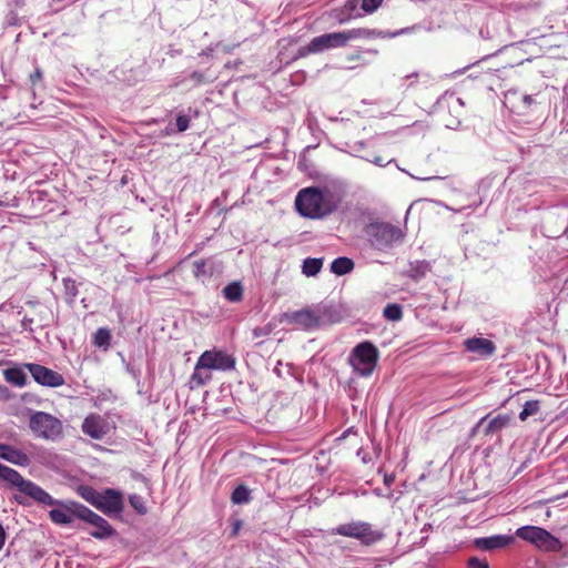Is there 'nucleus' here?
Segmentation results:
<instances>
[{"instance_id":"f257e3e1","label":"nucleus","mask_w":568,"mask_h":568,"mask_svg":"<svg viewBox=\"0 0 568 568\" xmlns=\"http://www.w3.org/2000/svg\"><path fill=\"white\" fill-rule=\"evenodd\" d=\"M338 199L328 190L320 187L302 189L295 197L296 211L304 217L320 220L333 213Z\"/></svg>"},{"instance_id":"f03ea898","label":"nucleus","mask_w":568,"mask_h":568,"mask_svg":"<svg viewBox=\"0 0 568 568\" xmlns=\"http://www.w3.org/2000/svg\"><path fill=\"white\" fill-rule=\"evenodd\" d=\"M382 32L375 29L355 28L351 30L325 33L312 39L307 47L301 48L298 51L300 57H305L308 53L323 52L328 49L341 48L346 45L349 41L357 39H373L381 37Z\"/></svg>"},{"instance_id":"7ed1b4c3","label":"nucleus","mask_w":568,"mask_h":568,"mask_svg":"<svg viewBox=\"0 0 568 568\" xmlns=\"http://www.w3.org/2000/svg\"><path fill=\"white\" fill-rule=\"evenodd\" d=\"M38 488L45 495V500L38 498L32 499L45 506H57V508H53L49 511L50 519L57 525H69L74 520V518L80 519V508H87L84 505L75 501L64 503L57 500L39 485Z\"/></svg>"},{"instance_id":"20e7f679","label":"nucleus","mask_w":568,"mask_h":568,"mask_svg":"<svg viewBox=\"0 0 568 568\" xmlns=\"http://www.w3.org/2000/svg\"><path fill=\"white\" fill-rule=\"evenodd\" d=\"M378 359L377 348L369 342L359 343L349 355V364L361 376H369Z\"/></svg>"},{"instance_id":"39448f33","label":"nucleus","mask_w":568,"mask_h":568,"mask_svg":"<svg viewBox=\"0 0 568 568\" xmlns=\"http://www.w3.org/2000/svg\"><path fill=\"white\" fill-rule=\"evenodd\" d=\"M29 427L32 433L47 440L61 437L63 426L60 419L44 412H36L30 416Z\"/></svg>"},{"instance_id":"423d86ee","label":"nucleus","mask_w":568,"mask_h":568,"mask_svg":"<svg viewBox=\"0 0 568 568\" xmlns=\"http://www.w3.org/2000/svg\"><path fill=\"white\" fill-rule=\"evenodd\" d=\"M516 536L545 551L561 549L560 540L541 527L523 526L516 530Z\"/></svg>"},{"instance_id":"0eeeda50","label":"nucleus","mask_w":568,"mask_h":568,"mask_svg":"<svg viewBox=\"0 0 568 568\" xmlns=\"http://www.w3.org/2000/svg\"><path fill=\"white\" fill-rule=\"evenodd\" d=\"M365 234L369 243L377 250H385L390 243L389 223L375 213L367 215Z\"/></svg>"},{"instance_id":"6e6552de","label":"nucleus","mask_w":568,"mask_h":568,"mask_svg":"<svg viewBox=\"0 0 568 568\" xmlns=\"http://www.w3.org/2000/svg\"><path fill=\"white\" fill-rule=\"evenodd\" d=\"M334 532L341 536L356 538L365 545H372L383 538L382 532L374 530L369 524L364 521L342 524L334 529Z\"/></svg>"},{"instance_id":"1a4fd4ad","label":"nucleus","mask_w":568,"mask_h":568,"mask_svg":"<svg viewBox=\"0 0 568 568\" xmlns=\"http://www.w3.org/2000/svg\"><path fill=\"white\" fill-rule=\"evenodd\" d=\"M510 414H497L496 416L487 414L474 425L469 436L475 437L479 433L485 437L499 436L501 432L510 425Z\"/></svg>"},{"instance_id":"9d476101","label":"nucleus","mask_w":568,"mask_h":568,"mask_svg":"<svg viewBox=\"0 0 568 568\" xmlns=\"http://www.w3.org/2000/svg\"><path fill=\"white\" fill-rule=\"evenodd\" d=\"M0 479L14 486L22 494L30 498L44 499L45 495L38 488V485L31 480L24 479L16 469L0 464Z\"/></svg>"},{"instance_id":"9b49d317","label":"nucleus","mask_w":568,"mask_h":568,"mask_svg":"<svg viewBox=\"0 0 568 568\" xmlns=\"http://www.w3.org/2000/svg\"><path fill=\"white\" fill-rule=\"evenodd\" d=\"M23 367L27 368L33 379L42 386L59 387L64 384V378L60 373L45 366L34 363H26Z\"/></svg>"},{"instance_id":"f8f14e48","label":"nucleus","mask_w":568,"mask_h":568,"mask_svg":"<svg viewBox=\"0 0 568 568\" xmlns=\"http://www.w3.org/2000/svg\"><path fill=\"white\" fill-rule=\"evenodd\" d=\"M80 519L90 524L93 530L90 535L97 539H106L115 534L113 527L100 515L95 514L91 509L80 508Z\"/></svg>"},{"instance_id":"ddd939ff","label":"nucleus","mask_w":568,"mask_h":568,"mask_svg":"<svg viewBox=\"0 0 568 568\" xmlns=\"http://www.w3.org/2000/svg\"><path fill=\"white\" fill-rule=\"evenodd\" d=\"M123 496L119 490L106 488L100 491L95 508L108 516L119 515L123 510Z\"/></svg>"},{"instance_id":"4468645a","label":"nucleus","mask_w":568,"mask_h":568,"mask_svg":"<svg viewBox=\"0 0 568 568\" xmlns=\"http://www.w3.org/2000/svg\"><path fill=\"white\" fill-rule=\"evenodd\" d=\"M200 357L211 371H231L235 367V358L225 351L210 349L203 352Z\"/></svg>"},{"instance_id":"2eb2a0df","label":"nucleus","mask_w":568,"mask_h":568,"mask_svg":"<svg viewBox=\"0 0 568 568\" xmlns=\"http://www.w3.org/2000/svg\"><path fill=\"white\" fill-rule=\"evenodd\" d=\"M82 432L93 439H103L111 430L108 419L98 414L88 415L81 426Z\"/></svg>"},{"instance_id":"dca6fc26","label":"nucleus","mask_w":568,"mask_h":568,"mask_svg":"<svg viewBox=\"0 0 568 568\" xmlns=\"http://www.w3.org/2000/svg\"><path fill=\"white\" fill-rule=\"evenodd\" d=\"M287 317L291 323L303 329H314L321 324V315L316 311L310 308L293 312L287 315Z\"/></svg>"},{"instance_id":"f3484780","label":"nucleus","mask_w":568,"mask_h":568,"mask_svg":"<svg viewBox=\"0 0 568 568\" xmlns=\"http://www.w3.org/2000/svg\"><path fill=\"white\" fill-rule=\"evenodd\" d=\"M464 347L480 357H490L496 352V345L490 339L476 336L465 339Z\"/></svg>"},{"instance_id":"a211bd4d","label":"nucleus","mask_w":568,"mask_h":568,"mask_svg":"<svg viewBox=\"0 0 568 568\" xmlns=\"http://www.w3.org/2000/svg\"><path fill=\"white\" fill-rule=\"evenodd\" d=\"M514 542V537L508 535H494L489 537L476 538L474 545L485 551L501 549Z\"/></svg>"},{"instance_id":"6ab92c4d","label":"nucleus","mask_w":568,"mask_h":568,"mask_svg":"<svg viewBox=\"0 0 568 568\" xmlns=\"http://www.w3.org/2000/svg\"><path fill=\"white\" fill-rule=\"evenodd\" d=\"M212 371L201 357L197 358L194 371L190 377V387H202L212 381Z\"/></svg>"},{"instance_id":"aec40b11","label":"nucleus","mask_w":568,"mask_h":568,"mask_svg":"<svg viewBox=\"0 0 568 568\" xmlns=\"http://www.w3.org/2000/svg\"><path fill=\"white\" fill-rule=\"evenodd\" d=\"M0 458L13 465L26 467L30 464L27 454L13 446L0 443Z\"/></svg>"},{"instance_id":"412c9836","label":"nucleus","mask_w":568,"mask_h":568,"mask_svg":"<svg viewBox=\"0 0 568 568\" xmlns=\"http://www.w3.org/2000/svg\"><path fill=\"white\" fill-rule=\"evenodd\" d=\"M432 271V265L427 261H415L410 262L404 273L415 282H418L426 277Z\"/></svg>"},{"instance_id":"4be33fe9","label":"nucleus","mask_w":568,"mask_h":568,"mask_svg":"<svg viewBox=\"0 0 568 568\" xmlns=\"http://www.w3.org/2000/svg\"><path fill=\"white\" fill-rule=\"evenodd\" d=\"M4 379L18 387H23L27 385V375L23 371V367L16 366L10 367L3 371Z\"/></svg>"},{"instance_id":"5701e85b","label":"nucleus","mask_w":568,"mask_h":568,"mask_svg":"<svg viewBox=\"0 0 568 568\" xmlns=\"http://www.w3.org/2000/svg\"><path fill=\"white\" fill-rule=\"evenodd\" d=\"M354 262L345 256L335 258L331 264V271L336 275H345L353 271Z\"/></svg>"},{"instance_id":"b1692460","label":"nucleus","mask_w":568,"mask_h":568,"mask_svg":"<svg viewBox=\"0 0 568 568\" xmlns=\"http://www.w3.org/2000/svg\"><path fill=\"white\" fill-rule=\"evenodd\" d=\"M362 4L361 0H347L343 8V16H337L341 23L348 21L352 18L361 17L362 13L358 11V6Z\"/></svg>"},{"instance_id":"393cba45","label":"nucleus","mask_w":568,"mask_h":568,"mask_svg":"<svg viewBox=\"0 0 568 568\" xmlns=\"http://www.w3.org/2000/svg\"><path fill=\"white\" fill-rule=\"evenodd\" d=\"M223 296L232 302H240L243 297V287L240 282H232L223 288Z\"/></svg>"},{"instance_id":"a878e982","label":"nucleus","mask_w":568,"mask_h":568,"mask_svg":"<svg viewBox=\"0 0 568 568\" xmlns=\"http://www.w3.org/2000/svg\"><path fill=\"white\" fill-rule=\"evenodd\" d=\"M323 266V258H306L302 265V272L306 276H315Z\"/></svg>"},{"instance_id":"bb28decb","label":"nucleus","mask_w":568,"mask_h":568,"mask_svg":"<svg viewBox=\"0 0 568 568\" xmlns=\"http://www.w3.org/2000/svg\"><path fill=\"white\" fill-rule=\"evenodd\" d=\"M250 500L251 490L244 485H239L231 495V501L235 505L247 504Z\"/></svg>"},{"instance_id":"cd10ccee","label":"nucleus","mask_w":568,"mask_h":568,"mask_svg":"<svg viewBox=\"0 0 568 568\" xmlns=\"http://www.w3.org/2000/svg\"><path fill=\"white\" fill-rule=\"evenodd\" d=\"M77 491L85 501L95 507L100 491L88 485L79 486Z\"/></svg>"},{"instance_id":"c85d7f7f","label":"nucleus","mask_w":568,"mask_h":568,"mask_svg":"<svg viewBox=\"0 0 568 568\" xmlns=\"http://www.w3.org/2000/svg\"><path fill=\"white\" fill-rule=\"evenodd\" d=\"M111 341L110 331L106 328H99L93 335V343L98 347L108 348Z\"/></svg>"},{"instance_id":"c756f323","label":"nucleus","mask_w":568,"mask_h":568,"mask_svg":"<svg viewBox=\"0 0 568 568\" xmlns=\"http://www.w3.org/2000/svg\"><path fill=\"white\" fill-rule=\"evenodd\" d=\"M540 406L538 400H528L524 404L523 410L519 414L520 420H526L528 417L538 413Z\"/></svg>"},{"instance_id":"7c9ffc66","label":"nucleus","mask_w":568,"mask_h":568,"mask_svg":"<svg viewBox=\"0 0 568 568\" xmlns=\"http://www.w3.org/2000/svg\"><path fill=\"white\" fill-rule=\"evenodd\" d=\"M63 286L65 291V295L73 301L78 296V285L77 282L72 278H64Z\"/></svg>"},{"instance_id":"2f4dec72","label":"nucleus","mask_w":568,"mask_h":568,"mask_svg":"<svg viewBox=\"0 0 568 568\" xmlns=\"http://www.w3.org/2000/svg\"><path fill=\"white\" fill-rule=\"evenodd\" d=\"M130 505L141 515L146 513V507L144 505V499L140 495H131L129 497Z\"/></svg>"},{"instance_id":"473e14b6","label":"nucleus","mask_w":568,"mask_h":568,"mask_svg":"<svg viewBox=\"0 0 568 568\" xmlns=\"http://www.w3.org/2000/svg\"><path fill=\"white\" fill-rule=\"evenodd\" d=\"M418 74L413 72L410 74L405 75L400 79L398 89L402 90L403 93H405L406 90H408L417 80Z\"/></svg>"},{"instance_id":"72a5a7b5","label":"nucleus","mask_w":568,"mask_h":568,"mask_svg":"<svg viewBox=\"0 0 568 568\" xmlns=\"http://www.w3.org/2000/svg\"><path fill=\"white\" fill-rule=\"evenodd\" d=\"M362 1V10L365 13L374 12L382 3L383 0H361Z\"/></svg>"},{"instance_id":"f704fd0d","label":"nucleus","mask_w":568,"mask_h":568,"mask_svg":"<svg viewBox=\"0 0 568 568\" xmlns=\"http://www.w3.org/2000/svg\"><path fill=\"white\" fill-rule=\"evenodd\" d=\"M193 274L197 278L205 275V262L203 260L193 263Z\"/></svg>"},{"instance_id":"c9c22d12","label":"nucleus","mask_w":568,"mask_h":568,"mask_svg":"<svg viewBox=\"0 0 568 568\" xmlns=\"http://www.w3.org/2000/svg\"><path fill=\"white\" fill-rule=\"evenodd\" d=\"M190 124V119L186 115H178L176 118V128L179 132H184L187 130Z\"/></svg>"},{"instance_id":"e433bc0d","label":"nucleus","mask_w":568,"mask_h":568,"mask_svg":"<svg viewBox=\"0 0 568 568\" xmlns=\"http://www.w3.org/2000/svg\"><path fill=\"white\" fill-rule=\"evenodd\" d=\"M271 332H272V326L268 324L265 326L255 327L253 329V336L255 338H258V337L267 336L268 334H271Z\"/></svg>"},{"instance_id":"4c0bfd02","label":"nucleus","mask_w":568,"mask_h":568,"mask_svg":"<svg viewBox=\"0 0 568 568\" xmlns=\"http://www.w3.org/2000/svg\"><path fill=\"white\" fill-rule=\"evenodd\" d=\"M468 566L470 568H489V565L486 560L479 559L477 557L469 558Z\"/></svg>"},{"instance_id":"58836bf2","label":"nucleus","mask_w":568,"mask_h":568,"mask_svg":"<svg viewBox=\"0 0 568 568\" xmlns=\"http://www.w3.org/2000/svg\"><path fill=\"white\" fill-rule=\"evenodd\" d=\"M403 311L399 304L393 303V322H397L402 318Z\"/></svg>"},{"instance_id":"ea45409f","label":"nucleus","mask_w":568,"mask_h":568,"mask_svg":"<svg viewBox=\"0 0 568 568\" xmlns=\"http://www.w3.org/2000/svg\"><path fill=\"white\" fill-rule=\"evenodd\" d=\"M523 108L524 109H530L531 105L535 103V99L530 94H524L521 97Z\"/></svg>"},{"instance_id":"a19ab883","label":"nucleus","mask_w":568,"mask_h":568,"mask_svg":"<svg viewBox=\"0 0 568 568\" xmlns=\"http://www.w3.org/2000/svg\"><path fill=\"white\" fill-rule=\"evenodd\" d=\"M42 79V72L40 69H36L33 73L30 74V82L32 85H36L38 81Z\"/></svg>"},{"instance_id":"79ce46f5","label":"nucleus","mask_w":568,"mask_h":568,"mask_svg":"<svg viewBox=\"0 0 568 568\" xmlns=\"http://www.w3.org/2000/svg\"><path fill=\"white\" fill-rule=\"evenodd\" d=\"M404 237V233L400 229L393 226V244L396 242H400Z\"/></svg>"},{"instance_id":"37998d69","label":"nucleus","mask_w":568,"mask_h":568,"mask_svg":"<svg viewBox=\"0 0 568 568\" xmlns=\"http://www.w3.org/2000/svg\"><path fill=\"white\" fill-rule=\"evenodd\" d=\"M369 162H373L374 164L378 165V166H385L387 165L388 163H390V161H384L383 158L381 156H374L373 159H367Z\"/></svg>"},{"instance_id":"c03bdc74","label":"nucleus","mask_w":568,"mask_h":568,"mask_svg":"<svg viewBox=\"0 0 568 568\" xmlns=\"http://www.w3.org/2000/svg\"><path fill=\"white\" fill-rule=\"evenodd\" d=\"M6 538H7L6 530L2 526V524L0 523V550H2V548L4 546Z\"/></svg>"},{"instance_id":"a18cd8bd","label":"nucleus","mask_w":568,"mask_h":568,"mask_svg":"<svg viewBox=\"0 0 568 568\" xmlns=\"http://www.w3.org/2000/svg\"><path fill=\"white\" fill-rule=\"evenodd\" d=\"M415 28L416 27H412V28H405V29H399L397 31H393L392 37L395 38V37L405 34V33L409 32L410 30H414Z\"/></svg>"},{"instance_id":"49530a36","label":"nucleus","mask_w":568,"mask_h":568,"mask_svg":"<svg viewBox=\"0 0 568 568\" xmlns=\"http://www.w3.org/2000/svg\"><path fill=\"white\" fill-rule=\"evenodd\" d=\"M390 313H392V310H390V303H387L383 310V315L386 320L390 321Z\"/></svg>"},{"instance_id":"de8ad7c7","label":"nucleus","mask_w":568,"mask_h":568,"mask_svg":"<svg viewBox=\"0 0 568 568\" xmlns=\"http://www.w3.org/2000/svg\"><path fill=\"white\" fill-rule=\"evenodd\" d=\"M191 78L196 82V83H200L203 81V74L200 73V72H193Z\"/></svg>"},{"instance_id":"09e8293b","label":"nucleus","mask_w":568,"mask_h":568,"mask_svg":"<svg viewBox=\"0 0 568 568\" xmlns=\"http://www.w3.org/2000/svg\"><path fill=\"white\" fill-rule=\"evenodd\" d=\"M384 483L388 486L390 483V477H388L387 475H384Z\"/></svg>"},{"instance_id":"8fccbe9b","label":"nucleus","mask_w":568,"mask_h":568,"mask_svg":"<svg viewBox=\"0 0 568 568\" xmlns=\"http://www.w3.org/2000/svg\"><path fill=\"white\" fill-rule=\"evenodd\" d=\"M456 102L458 103V105L463 106L464 105V101L460 99V98H456Z\"/></svg>"},{"instance_id":"3c124183","label":"nucleus","mask_w":568,"mask_h":568,"mask_svg":"<svg viewBox=\"0 0 568 568\" xmlns=\"http://www.w3.org/2000/svg\"><path fill=\"white\" fill-rule=\"evenodd\" d=\"M433 179H438V176H433V178H419V180H423V181H428V180H433Z\"/></svg>"},{"instance_id":"603ef678","label":"nucleus","mask_w":568,"mask_h":568,"mask_svg":"<svg viewBox=\"0 0 568 568\" xmlns=\"http://www.w3.org/2000/svg\"><path fill=\"white\" fill-rule=\"evenodd\" d=\"M239 527H240V525L236 524L235 527H234V534H237Z\"/></svg>"},{"instance_id":"864d4df0","label":"nucleus","mask_w":568,"mask_h":568,"mask_svg":"<svg viewBox=\"0 0 568 568\" xmlns=\"http://www.w3.org/2000/svg\"><path fill=\"white\" fill-rule=\"evenodd\" d=\"M564 235L568 237V229L565 230Z\"/></svg>"}]
</instances>
